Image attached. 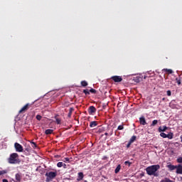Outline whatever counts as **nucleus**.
<instances>
[{
    "label": "nucleus",
    "mask_w": 182,
    "mask_h": 182,
    "mask_svg": "<svg viewBox=\"0 0 182 182\" xmlns=\"http://www.w3.org/2000/svg\"><path fill=\"white\" fill-rule=\"evenodd\" d=\"M158 170H160V165H151L146 168V174L148 176H154L157 177L159 174L156 173Z\"/></svg>",
    "instance_id": "1"
},
{
    "label": "nucleus",
    "mask_w": 182,
    "mask_h": 182,
    "mask_svg": "<svg viewBox=\"0 0 182 182\" xmlns=\"http://www.w3.org/2000/svg\"><path fill=\"white\" fill-rule=\"evenodd\" d=\"M7 161L9 164H18V163H19V155L18 153H13L10 154Z\"/></svg>",
    "instance_id": "2"
},
{
    "label": "nucleus",
    "mask_w": 182,
    "mask_h": 182,
    "mask_svg": "<svg viewBox=\"0 0 182 182\" xmlns=\"http://www.w3.org/2000/svg\"><path fill=\"white\" fill-rule=\"evenodd\" d=\"M46 178V182H50L53 181V179L56 178V176H58V171H49V172H46L45 174Z\"/></svg>",
    "instance_id": "3"
},
{
    "label": "nucleus",
    "mask_w": 182,
    "mask_h": 182,
    "mask_svg": "<svg viewBox=\"0 0 182 182\" xmlns=\"http://www.w3.org/2000/svg\"><path fill=\"white\" fill-rule=\"evenodd\" d=\"M14 148L16 151H17L18 153H22L23 152V146H22V145H21V144L16 142L14 144Z\"/></svg>",
    "instance_id": "4"
},
{
    "label": "nucleus",
    "mask_w": 182,
    "mask_h": 182,
    "mask_svg": "<svg viewBox=\"0 0 182 182\" xmlns=\"http://www.w3.org/2000/svg\"><path fill=\"white\" fill-rule=\"evenodd\" d=\"M112 80H114V82H115L116 83H119L120 82H122V80H123V78H122V76H119V75H114L111 77Z\"/></svg>",
    "instance_id": "5"
},
{
    "label": "nucleus",
    "mask_w": 182,
    "mask_h": 182,
    "mask_svg": "<svg viewBox=\"0 0 182 182\" xmlns=\"http://www.w3.org/2000/svg\"><path fill=\"white\" fill-rule=\"evenodd\" d=\"M96 107L95 106H90L88 108V113L89 114H95L96 113Z\"/></svg>",
    "instance_id": "6"
},
{
    "label": "nucleus",
    "mask_w": 182,
    "mask_h": 182,
    "mask_svg": "<svg viewBox=\"0 0 182 182\" xmlns=\"http://www.w3.org/2000/svg\"><path fill=\"white\" fill-rule=\"evenodd\" d=\"M29 109V103L26 104L24 107H23L21 110H19L18 113H23L25 112H26V110H28Z\"/></svg>",
    "instance_id": "7"
},
{
    "label": "nucleus",
    "mask_w": 182,
    "mask_h": 182,
    "mask_svg": "<svg viewBox=\"0 0 182 182\" xmlns=\"http://www.w3.org/2000/svg\"><path fill=\"white\" fill-rule=\"evenodd\" d=\"M84 177H85V175L83 174V172H79L77 173V181H82Z\"/></svg>",
    "instance_id": "8"
},
{
    "label": "nucleus",
    "mask_w": 182,
    "mask_h": 182,
    "mask_svg": "<svg viewBox=\"0 0 182 182\" xmlns=\"http://www.w3.org/2000/svg\"><path fill=\"white\" fill-rule=\"evenodd\" d=\"M16 181L14 182H21V180H22V174L21 173H16L15 175Z\"/></svg>",
    "instance_id": "9"
},
{
    "label": "nucleus",
    "mask_w": 182,
    "mask_h": 182,
    "mask_svg": "<svg viewBox=\"0 0 182 182\" xmlns=\"http://www.w3.org/2000/svg\"><path fill=\"white\" fill-rule=\"evenodd\" d=\"M176 174H182V165H176Z\"/></svg>",
    "instance_id": "10"
},
{
    "label": "nucleus",
    "mask_w": 182,
    "mask_h": 182,
    "mask_svg": "<svg viewBox=\"0 0 182 182\" xmlns=\"http://www.w3.org/2000/svg\"><path fill=\"white\" fill-rule=\"evenodd\" d=\"M139 122L140 124H142V126H146V124H147V122H146V118L144 117H141L139 118Z\"/></svg>",
    "instance_id": "11"
},
{
    "label": "nucleus",
    "mask_w": 182,
    "mask_h": 182,
    "mask_svg": "<svg viewBox=\"0 0 182 182\" xmlns=\"http://www.w3.org/2000/svg\"><path fill=\"white\" fill-rule=\"evenodd\" d=\"M167 168H168L169 171H173V170L177 169V166H174L172 164H168L166 166Z\"/></svg>",
    "instance_id": "12"
},
{
    "label": "nucleus",
    "mask_w": 182,
    "mask_h": 182,
    "mask_svg": "<svg viewBox=\"0 0 182 182\" xmlns=\"http://www.w3.org/2000/svg\"><path fill=\"white\" fill-rule=\"evenodd\" d=\"M96 126H97V121H92L90 123V127H91V128L96 127Z\"/></svg>",
    "instance_id": "13"
},
{
    "label": "nucleus",
    "mask_w": 182,
    "mask_h": 182,
    "mask_svg": "<svg viewBox=\"0 0 182 182\" xmlns=\"http://www.w3.org/2000/svg\"><path fill=\"white\" fill-rule=\"evenodd\" d=\"M74 111H75V108L73 107L70 108L68 117L69 118L72 117V113H73Z\"/></svg>",
    "instance_id": "14"
},
{
    "label": "nucleus",
    "mask_w": 182,
    "mask_h": 182,
    "mask_svg": "<svg viewBox=\"0 0 182 182\" xmlns=\"http://www.w3.org/2000/svg\"><path fill=\"white\" fill-rule=\"evenodd\" d=\"M167 127L166 126H164V127H160L159 128V133H161V132H166V130H167Z\"/></svg>",
    "instance_id": "15"
},
{
    "label": "nucleus",
    "mask_w": 182,
    "mask_h": 182,
    "mask_svg": "<svg viewBox=\"0 0 182 182\" xmlns=\"http://www.w3.org/2000/svg\"><path fill=\"white\" fill-rule=\"evenodd\" d=\"M163 71L164 72H167V73H169V75H171V73H173V71L171 69L165 68V69L163 70Z\"/></svg>",
    "instance_id": "16"
},
{
    "label": "nucleus",
    "mask_w": 182,
    "mask_h": 182,
    "mask_svg": "<svg viewBox=\"0 0 182 182\" xmlns=\"http://www.w3.org/2000/svg\"><path fill=\"white\" fill-rule=\"evenodd\" d=\"M160 182H174V181H173L171 179L168 178H164Z\"/></svg>",
    "instance_id": "17"
},
{
    "label": "nucleus",
    "mask_w": 182,
    "mask_h": 182,
    "mask_svg": "<svg viewBox=\"0 0 182 182\" xmlns=\"http://www.w3.org/2000/svg\"><path fill=\"white\" fill-rule=\"evenodd\" d=\"M52 133H53V129H46L45 131V134H52Z\"/></svg>",
    "instance_id": "18"
},
{
    "label": "nucleus",
    "mask_w": 182,
    "mask_h": 182,
    "mask_svg": "<svg viewBox=\"0 0 182 182\" xmlns=\"http://www.w3.org/2000/svg\"><path fill=\"white\" fill-rule=\"evenodd\" d=\"M120 168H122V166L118 165L114 170L115 174H117V173H119V171H120Z\"/></svg>",
    "instance_id": "19"
},
{
    "label": "nucleus",
    "mask_w": 182,
    "mask_h": 182,
    "mask_svg": "<svg viewBox=\"0 0 182 182\" xmlns=\"http://www.w3.org/2000/svg\"><path fill=\"white\" fill-rule=\"evenodd\" d=\"M141 79L140 77H136L134 78V82H135V83H140Z\"/></svg>",
    "instance_id": "20"
},
{
    "label": "nucleus",
    "mask_w": 182,
    "mask_h": 182,
    "mask_svg": "<svg viewBox=\"0 0 182 182\" xmlns=\"http://www.w3.org/2000/svg\"><path fill=\"white\" fill-rule=\"evenodd\" d=\"M136 139H137L136 136H132L129 139L130 143H134V141H136Z\"/></svg>",
    "instance_id": "21"
},
{
    "label": "nucleus",
    "mask_w": 182,
    "mask_h": 182,
    "mask_svg": "<svg viewBox=\"0 0 182 182\" xmlns=\"http://www.w3.org/2000/svg\"><path fill=\"white\" fill-rule=\"evenodd\" d=\"M176 82L178 85V86H180V85H181V77H176Z\"/></svg>",
    "instance_id": "22"
},
{
    "label": "nucleus",
    "mask_w": 182,
    "mask_h": 182,
    "mask_svg": "<svg viewBox=\"0 0 182 182\" xmlns=\"http://www.w3.org/2000/svg\"><path fill=\"white\" fill-rule=\"evenodd\" d=\"M87 85V82H86L85 80L81 81V86H82L83 87H86Z\"/></svg>",
    "instance_id": "23"
},
{
    "label": "nucleus",
    "mask_w": 182,
    "mask_h": 182,
    "mask_svg": "<svg viewBox=\"0 0 182 182\" xmlns=\"http://www.w3.org/2000/svg\"><path fill=\"white\" fill-rule=\"evenodd\" d=\"M30 143L33 147V149H36V147H38V145L36 144V143L32 141H30Z\"/></svg>",
    "instance_id": "24"
},
{
    "label": "nucleus",
    "mask_w": 182,
    "mask_h": 182,
    "mask_svg": "<svg viewBox=\"0 0 182 182\" xmlns=\"http://www.w3.org/2000/svg\"><path fill=\"white\" fill-rule=\"evenodd\" d=\"M124 129V124L122 123V124L118 126L117 130H123Z\"/></svg>",
    "instance_id": "25"
},
{
    "label": "nucleus",
    "mask_w": 182,
    "mask_h": 182,
    "mask_svg": "<svg viewBox=\"0 0 182 182\" xmlns=\"http://www.w3.org/2000/svg\"><path fill=\"white\" fill-rule=\"evenodd\" d=\"M161 137H163V139H167V134L164 132H161L160 134Z\"/></svg>",
    "instance_id": "26"
},
{
    "label": "nucleus",
    "mask_w": 182,
    "mask_h": 182,
    "mask_svg": "<svg viewBox=\"0 0 182 182\" xmlns=\"http://www.w3.org/2000/svg\"><path fill=\"white\" fill-rule=\"evenodd\" d=\"M83 93H85V95H86V96H87V95H90V92L89 91L88 89L84 90Z\"/></svg>",
    "instance_id": "27"
},
{
    "label": "nucleus",
    "mask_w": 182,
    "mask_h": 182,
    "mask_svg": "<svg viewBox=\"0 0 182 182\" xmlns=\"http://www.w3.org/2000/svg\"><path fill=\"white\" fill-rule=\"evenodd\" d=\"M157 123H159V121H158L157 119H154V120L152 122L151 126H156V124H157Z\"/></svg>",
    "instance_id": "28"
},
{
    "label": "nucleus",
    "mask_w": 182,
    "mask_h": 182,
    "mask_svg": "<svg viewBox=\"0 0 182 182\" xmlns=\"http://www.w3.org/2000/svg\"><path fill=\"white\" fill-rule=\"evenodd\" d=\"M166 138L170 139H173V133H169V134H166Z\"/></svg>",
    "instance_id": "29"
},
{
    "label": "nucleus",
    "mask_w": 182,
    "mask_h": 182,
    "mask_svg": "<svg viewBox=\"0 0 182 182\" xmlns=\"http://www.w3.org/2000/svg\"><path fill=\"white\" fill-rule=\"evenodd\" d=\"M55 121L57 124H61V120L59 118H56V117H55Z\"/></svg>",
    "instance_id": "30"
},
{
    "label": "nucleus",
    "mask_w": 182,
    "mask_h": 182,
    "mask_svg": "<svg viewBox=\"0 0 182 182\" xmlns=\"http://www.w3.org/2000/svg\"><path fill=\"white\" fill-rule=\"evenodd\" d=\"M125 166H129V167H130V166H132V162L129 161H126L124 162Z\"/></svg>",
    "instance_id": "31"
},
{
    "label": "nucleus",
    "mask_w": 182,
    "mask_h": 182,
    "mask_svg": "<svg viewBox=\"0 0 182 182\" xmlns=\"http://www.w3.org/2000/svg\"><path fill=\"white\" fill-rule=\"evenodd\" d=\"M57 167H59V168L63 167V162H58L57 164Z\"/></svg>",
    "instance_id": "32"
},
{
    "label": "nucleus",
    "mask_w": 182,
    "mask_h": 182,
    "mask_svg": "<svg viewBox=\"0 0 182 182\" xmlns=\"http://www.w3.org/2000/svg\"><path fill=\"white\" fill-rule=\"evenodd\" d=\"M90 93H93V94H96V93H97L96 90H95V89H93V88L90 89Z\"/></svg>",
    "instance_id": "33"
},
{
    "label": "nucleus",
    "mask_w": 182,
    "mask_h": 182,
    "mask_svg": "<svg viewBox=\"0 0 182 182\" xmlns=\"http://www.w3.org/2000/svg\"><path fill=\"white\" fill-rule=\"evenodd\" d=\"M176 161H177V163L181 164V163H182V157L178 158V159H176Z\"/></svg>",
    "instance_id": "34"
},
{
    "label": "nucleus",
    "mask_w": 182,
    "mask_h": 182,
    "mask_svg": "<svg viewBox=\"0 0 182 182\" xmlns=\"http://www.w3.org/2000/svg\"><path fill=\"white\" fill-rule=\"evenodd\" d=\"M36 117L37 120H42V116H41L40 114L36 115Z\"/></svg>",
    "instance_id": "35"
},
{
    "label": "nucleus",
    "mask_w": 182,
    "mask_h": 182,
    "mask_svg": "<svg viewBox=\"0 0 182 182\" xmlns=\"http://www.w3.org/2000/svg\"><path fill=\"white\" fill-rule=\"evenodd\" d=\"M24 152H27V153H29V151H31V147H27L25 149V150L23 151Z\"/></svg>",
    "instance_id": "36"
},
{
    "label": "nucleus",
    "mask_w": 182,
    "mask_h": 182,
    "mask_svg": "<svg viewBox=\"0 0 182 182\" xmlns=\"http://www.w3.org/2000/svg\"><path fill=\"white\" fill-rule=\"evenodd\" d=\"M4 174H6V171H0V176H2Z\"/></svg>",
    "instance_id": "37"
},
{
    "label": "nucleus",
    "mask_w": 182,
    "mask_h": 182,
    "mask_svg": "<svg viewBox=\"0 0 182 182\" xmlns=\"http://www.w3.org/2000/svg\"><path fill=\"white\" fill-rule=\"evenodd\" d=\"M132 143L129 141L128 144H127V149H129L130 146H132Z\"/></svg>",
    "instance_id": "38"
},
{
    "label": "nucleus",
    "mask_w": 182,
    "mask_h": 182,
    "mask_svg": "<svg viewBox=\"0 0 182 182\" xmlns=\"http://www.w3.org/2000/svg\"><path fill=\"white\" fill-rule=\"evenodd\" d=\"M166 95H167V96H171V90H168L166 92Z\"/></svg>",
    "instance_id": "39"
},
{
    "label": "nucleus",
    "mask_w": 182,
    "mask_h": 182,
    "mask_svg": "<svg viewBox=\"0 0 182 182\" xmlns=\"http://www.w3.org/2000/svg\"><path fill=\"white\" fill-rule=\"evenodd\" d=\"M63 161L64 163H67L68 161H69V158H64Z\"/></svg>",
    "instance_id": "40"
},
{
    "label": "nucleus",
    "mask_w": 182,
    "mask_h": 182,
    "mask_svg": "<svg viewBox=\"0 0 182 182\" xmlns=\"http://www.w3.org/2000/svg\"><path fill=\"white\" fill-rule=\"evenodd\" d=\"M2 181H3V182H9V181H7V179H3Z\"/></svg>",
    "instance_id": "41"
},
{
    "label": "nucleus",
    "mask_w": 182,
    "mask_h": 182,
    "mask_svg": "<svg viewBox=\"0 0 182 182\" xmlns=\"http://www.w3.org/2000/svg\"><path fill=\"white\" fill-rule=\"evenodd\" d=\"M63 167H64V168H66V164H63Z\"/></svg>",
    "instance_id": "42"
},
{
    "label": "nucleus",
    "mask_w": 182,
    "mask_h": 182,
    "mask_svg": "<svg viewBox=\"0 0 182 182\" xmlns=\"http://www.w3.org/2000/svg\"><path fill=\"white\" fill-rule=\"evenodd\" d=\"M105 136H109V134L107 132H105Z\"/></svg>",
    "instance_id": "43"
},
{
    "label": "nucleus",
    "mask_w": 182,
    "mask_h": 182,
    "mask_svg": "<svg viewBox=\"0 0 182 182\" xmlns=\"http://www.w3.org/2000/svg\"><path fill=\"white\" fill-rule=\"evenodd\" d=\"M106 159H107V158L106 156H105V157H104V160Z\"/></svg>",
    "instance_id": "44"
},
{
    "label": "nucleus",
    "mask_w": 182,
    "mask_h": 182,
    "mask_svg": "<svg viewBox=\"0 0 182 182\" xmlns=\"http://www.w3.org/2000/svg\"><path fill=\"white\" fill-rule=\"evenodd\" d=\"M84 182H87V181H85Z\"/></svg>",
    "instance_id": "45"
}]
</instances>
